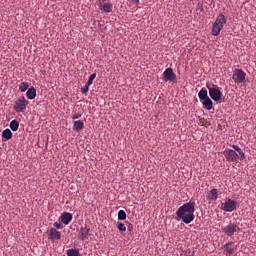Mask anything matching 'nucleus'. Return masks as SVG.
<instances>
[{
    "label": "nucleus",
    "instance_id": "obj_1",
    "mask_svg": "<svg viewBox=\"0 0 256 256\" xmlns=\"http://www.w3.org/2000/svg\"><path fill=\"white\" fill-rule=\"evenodd\" d=\"M176 215L178 219H181L183 223L189 225V223L193 222L195 219V201H190L184 205H182L176 211Z\"/></svg>",
    "mask_w": 256,
    "mask_h": 256
},
{
    "label": "nucleus",
    "instance_id": "obj_2",
    "mask_svg": "<svg viewBox=\"0 0 256 256\" xmlns=\"http://www.w3.org/2000/svg\"><path fill=\"white\" fill-rule=\"evenodd\" d=\"M225 23H227V18L225 17V15L219 14L212 28V35H214V37H217V35L221 33Z\"/></svg>",
    "mask_w": 256,
    "mask_h": 256
},
{
    "label": "nucleus",
    "instance_id": "obj_3",
    "mask_svg": "<svg viewBox=\"0 0 256 256\" xmlns=\"http://www.w3.org/2000/svg\"><path fill=\"white\" fill-rule=\"evenodd\" d=\"M27 105H29V102L25 99V96H21L15 101L14 110L16 113H23L27 109Z\"/></svg>",
    "mask_w": 256,
    "mask_h": 256
},
{
    "label": "nucleus",
    "instance_id": "obj_4",
    "mask_svg": "<svg viewBox=\"0 0 256 256\" xmlns=\"http://www.w3.org/2000/svg\"><path fill=\"white\" fill-rule=\"evenodd\" d=\"M223 233L227 235L228 237H233L236 233H239L241 231V228H239V225L235 223H230L226 225L224 228H222Z\"/></svg>",
    "mask_w": 256,
    "mask_h": 256
},
{
    "label": "nucleus",
    "instance_id": "obj_5",
    "mask_svg": "<svg viewBox=\"0 0 256 256\" xmlns=\"http://www.w3.org/2000/svg\"><path fill=\"white\" fill-rule=\"evenodd\" d=\"M220 209L226 213H233L237 209V202L232 199H227L224 203L221 204Z\"/></svg>",
    "mask_w": 256,
    "mask_h": 256
},
{
    "label": "nucleus",
    "instance_id": "obj_6",
    "mask_svg": "<svg viewBox=\"0 0 256 256\" xmlns=\"http://www.w3.org/2000/svg\"><path fill=\"white\" fill-rule=\"evenodd\" d=\"M245 77H247V74L242 69H235L232 75L234 83H237L238 85L245 83Z\"/></svg>",
    "mask_w": 256,
    "mask_h": 256
},
{
    "label": "nucleus",
    "instance_id": "obj_7",
    "mask_svg": "<svg viewBox=\"0 0 256 256\" xmlns=\"http://www.w3.org/2000/svg\"><path fill=\"white\" fill-rule=\"evenodd\" d=\"M224 157L227 161H230L231 163H237L239 161V154H237L236 150L233 149H226L223 152Z\"/></svg>",
    "mask_w": 256,
    "mask_h": 256
},
{
    "label": "nucleus",
    "instance_id": "obj_8",
    "mask_svg": "<svg viewBox=\"0 0 256 256\" xmlns=\"http://www.w3.org/2000/svg\"><path fill=\"white\" fill-rule=\"evenodd\" d=\"M163 81H165V83H175V81H177V75L173 72V68H167L166 71L163 72Z\"/></svg>",
    "mask_w": 256,
    "mask_h": 256
},
{
    "label": "nucleus",
    "instance_id": "obj_9",
    "mask_svg": "<svg viewBox=\"0 0 256 256\" xmlns=\"http://www.w3.org/2000/svg\"><path fill=\"white\" fill-rule=\"evenodd\" d=\"M207 87H208L209 96L211 97V99H213V101H221V97H223V93L221 92V90L210 87V86H207Z\"/></svg>",
    "mask_w": 256,
    "mask_h": 256
},
{
    "label": "nucleus",
    "instance_id": "obj_10",
    "mask_svg": "<svg viewBox=\"0 0 256 256\" xmlns=\"http://www.w3.org/2000/svg\"><path fill=\"white\" fill-rule=\"evenodd\" d=\"M47 235H48V239L50 241L55 242V241H59L61 239V232L58 231L57 229L55 228H50L48 231H47Z\"/></svg>",
    "mask_w": 256,
    "mask_h": 256
},
{
    "label": "nucleus",
    "instance_id": "obj_11",
    "mask_svg": "<svg viewBox=\"0 0 256 256\" xmlns=\"http://www.w3.org/2000/svg\"><path fill=\"white\" fill-rule=\"evenodd\" d=\"M90 231L91 229L87 225L81 226L79 231V239H81V241H87V239H89Z\"/></svg>",
    "mask_w": 256,
    "mask_h": 256
},
{
    "label": "nucleus",
    "instance_id": "obj_12",
    "mask_svg": "<svg viewBox=\"0 0 256 256\" xmlns=\"http://www.w3.org/2000/svg\"><path fill=\"white\" fill-rule=\"evenodd\" d=\"M100 11L104 13H113V4L109 2H100L99 4Z\"/></svg>",
    "mask_w": 256,
    "mask_h": 256
},
{
    "label": "nucleus",
    "instance_id": "obj_13",
    "mask_svg": "<svg viewBox=\"0 0 256 256\" xmlns=\"http://www.w3.org/2000/svg\"><path fill=\"white\" fill-rule=\"evenodd\" d=\"M60 220L64 225H69V223H71V221H73V215L69 212H64L60 216Z\"/></svg>",
    "mask_w": 256,
    "mask_h": 256
},
{
    "label": "nucleus",
    "instance_id": "obj_14",
    "mask_svg": "<svg viewBox=\"0 0 256 256\" xmlns=\"http://www.w3.org/2000/svg\"><path fill=\"white\" fill-rule=\"evenodd\" d=\"M224 249L228 255H233L235 252V243L234 242H228L224 245Z\"/></svg>",
    "mask_w": 256,
    "mask_h": 256
},
{
    "label": "nucleus",
    "instance_id": "obj_15",
    "mask_svg": "<svg viewBox=\"0 0 256 256\" xmlns=\"http://www.w3.org/2000/svg\"><path fill=\"white\" fill-rule=\"evenodd\" d=\"M27 99L33 100L35 97H37V89L35 87H30L26 92Z\"/></svg>",
    "mask_w": 256,
    "mask_h": 256
},
{
    "label": "nucleus",
    "instance_id": "obj_16",
    "mask_svg": "<svg viewBox=\"0 0 256 256\" xmlns=\"http://www.w3.org/2000/svg\"><path fill=\"white\" fill-rule=\"evenodd\" d=\"M207 199H209V201H217V199H219V192L217 191V189H212L208 193Z\"/></svg>",
    "mask_w": 256,
    "mask_h": 256
},
{
    "label": "nucleus",
    "instance_id": "obj_17",
    "mask_svg": "<svg viewBox=\"0 0 256 256\" xmlns=\"http://www.w3.org/2000/svg\"><path fill=\"white\" fill-rule=\"evenodd\" d=\"M203 107L204 109H207V111H211L213 109V101L211 98H206L203 100Z\"/></svg>",
    "mask_w": 256,
    "mask_h": 256
},
{
    "label": "nucleus",
    "instance_id": "obj_18",
    "mask_svg": "<svg viewBox=\"0 0 256 256\" xmlns=\"http://www.w3.org/2000/svg\"><path fill=\"white\" fill-rule=\"evenodd\" d=\"M232 149H234V151H237L238 155L240 156L241 161H243V159H245V152H243L241 147H239L237 145H232Z\"/></svg>",
    "mask_w": 256,
    "mask_h": 256
},
{
    "label": "nucleus",
    "instance_id": "obj_19",
    "mask_svg": "<svg viewBox=\"0 0 256 256\" xmlns=\"http://www.w3.org/2000/svg\"><path fill=\"white\" fill-rule=\"evenodd\" d=\"M3 139H6V141H9V139L13 138V132H11L9 129H5L2 132Z\"/></svg>",
    "mask_w": 256,
    "mask_h": 256
},
{
    "label": "nucleus",
    "instance_id": "obj_20",
    "mask_svg": "<svg viewBox=\"0 0 256 256\" xmlns=\"http://www.w3.org/2000/svg\"><path fill=\"white\" fill-rule=\"evenodd\" d=\"M85 127V123L81 120H77L74 122V128L76 131H83V128Z\"/></svg>",
    "mask_w": 256,
    "mask_h": 256
},
{
    "label": "nucleus",
    "instance_id": "obj_21",
    "mask_svg": "<svg viewBox=\"0 0 256 256\" xmlns=\"http://www.w3.org/2000/svg\"><path fill=\"white\" fill-rule=\"evenodd\" d=\"M198 97L201 101L207 99L209 96L207 95V89L202 88L199 93H198Z\"/></svg>",
    "mask_w": 256,
    "mask_h": 256
},
{
    "label": "nucleus",
    "instance_id": "obj_22",
    "mask_svg": "<svg viewBox=\"0 0 256 256\" xmlns=\"http://www.w3.org/2000/svg\"><path fill=\"white\" fill-rule=\"evenodd\" d=\"M66 255L67 256H81V254L79 253V249H68L66 251Z\"/></svg>",
    "mask_w": 256,
    "mask_h": 256
},
{
    "label": "nucleus",
    "instance_id": "obj_23",
    "mask_svg": "<svg viewBox=\"0 0 256 256\" xmlns=\"http://www.w3.org/2000/svg\"><path fill=\"white\" fill-rule=\"evenodd\" d=\"M11 131H17L19 129V122L17 120H12L10 122Z\"/></svg>",
    "mask_w": 256,
    "mask_h": 256
},
{
    "label": "nucleus",
    "instance_id": "obj_24",
    "mask_svg": "<svg viewBox=\"0 0 256 256\" xmlns=\"http://www.w3.org/2000/svg\"><path fill=\"white\" fill-rule=\"evenodd\" d=\"M127 219V213L124 210L118 211V221H125Z\"/></svg>",
    "mask_w": 256,
    "mask_h": 256
},
{
    "label": "nucleus",
    "instance_id": "obj_25",
    "mask_svg": "<svg viewBox=\"0 0 256 256\" xmlns=\"http://www.w3.org/2000/svg\"><path fill=\"white\" fill-rule=\"evenodd\" d=\"M27 89H29V83L27 82H22L19 85V91H21V93H25V91H27Z\"/></svg>",
    "mask_w": 256,
    "mask_h": 256
},
{
    "label": "nucleus",
    "instance_id": "obj_26",
    "mask_svg": "<svg viewBox=\"0 0 256 256\" xmlns=\"http://www.w3.org/2000/svg\"><path fill=\"white\" fill-rule=\"evenodd\" d=\"M97 77V74L96 73H93V74H91L90 76H89V79H88V81H87V83L86 84H88V85H93V81H95V78Z\"/></svg>",
    "mask_w": 256,
    "mask_h": 256
},
{
    "label": "nucleus",
    "instance_id": "obj_27",
    "mask_svg": "<svg viewBox=\"0 0 256 256\" xmlns=\"http://www.w3.org/2000/svg\"><path fill=\"white\" fill-rule=\"evenodd\" d=\"M117 228H118L119 231L122 232V233H125V231H127V227L125 226V224H123V223H121V222L118 223Z\"/></svg>",
    "mask_w": 256,
    "mask_h": 256
},
{
    "label": "nucleus",
    "instance_id": "obj_28",
    "mask_svg": "<svg viewBox=\"0 0 256 256\" xmlns=\"http://www.w3.org/2000/svg\"><path fill=\"white\" fill-rule=\"evenodd\" d=\"M89 87H91V86L86 84L84 87L81 88V93L83 95H87V93H89Z\"/></svg>",
    "mask_w": 256,
    "mask_h": 256
},
{
    "label": "nucleus",
    "instance_id": "obj_29",
    "mask_svg": "<svg viewBox=\"0 0 256 256\" xmlns=\"http://www.w3.org/2000/svg\"><path fill=\"white\" fill-rule=\"evenodd\" d=\"M54 227H56V229H63V224H61V222H54Z\"/></svg>",
    "mask_w": 256,
    "mask_h": 256
},
{
    "label": "nucleus",
    "instance_id": "obj_30",
    "mask_svg": "<svg viewBox=\"0 0 256 256\" xmlns=\"http://www.w3.org/2000/svg\"><path fill=\"white\" fill-rule=\"evenodd\" d=\"M72 119L75 121V119H81V113H75L73 116H72Z\"/></svg>",
    "mask_w": 256,
    "mask_h": 256
},
{
    "label": "nucleus",
    "instance_id": "obj_31",
    "mask_svg": "<svg viewBox=\"0 0 256 256\" xmlns=\"http://www.w3.org/2000/svg\"><path fill=\"white\" fill-rule=\"evenodd\" d=\"M127 229L131 233L133 231V224L129 223Z\"/></svg>",
    "mask_w": 256,
    "mask_h": 256
},
{
    "label": "nucleus",
    "instance_id": "obj_32",
    "mask_svg": "<svg viewBox=\"0 0 256 256\" xmlns=\"http://www.w3.org/2000/svg\"><path fill=\"white\" fill-rule=\"evenodd\" d=\"M135 5H139V0H131Z\"/></svg>",
    "mask_w": 256,
    "mask_h": 256
}]
</instances>
